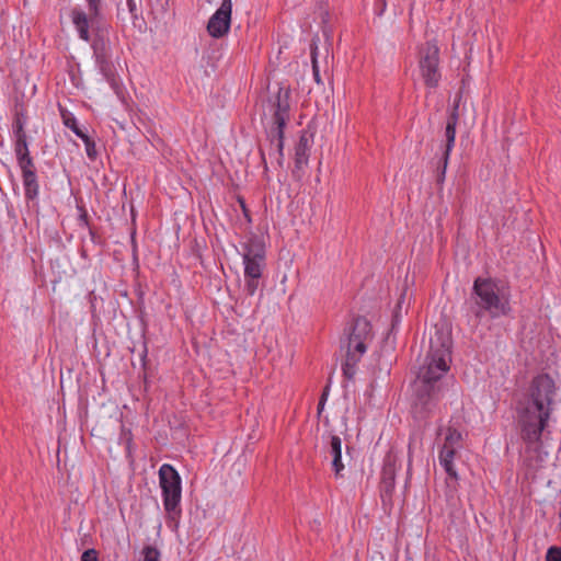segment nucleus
<instances>
[{"instance_id": "obj_1", "label": "nucleus", "mask_w": 561, "mask_h": 561, "mask_svg": "<svg viewBox=\"0 0 561 561\" xmlns=\"http://www.w3.org/2000/svg\"><path fill=\"white\" fill-rule=\"evenodd\" d=\"M451 337L436 330L430 339V350L412 385L411 409L416 420L431 417L439 402L449 392H456V380L449 375L451 363Z\"/></svg>"}, {"instance_id": "obj_2", "label": "nucleus", "mask_w": 561, "mask_h": 561, "mask_svg": "<svg viewBox=\"0 0 561 561\" xmlns=\"http://www.w3.org/2000/svg\"><path fill=\"white\" fill-rule=\"evenodd\" d=\"M558 388L553 378L541 373L535 376L516 402V425L525 444L524 462L534 469L545 458L539 450L542 432L554 410Z\"/></svg>"}, {"instance_id": "obj_3", "label": "nucleus", "mask_w": 561, "mask_h": 561, "mask_svg": "<svg viewBox=\"0 0 561 561\" xmlns=\"http://www.w3.org/2000/svg\"><path fill=\"white\" fill-rule=\"evenodd\" d=\"M466 305L476 324L485 318L496 320L507 317L512 312L510 288L499 278L479 276L473 280Z\"/></svg>"}, {"instance_id": "obj_4", "label": "nucleus", "mask_w": 561, "mask_h": 561, "mask_svg": "<svg viewBox=\"0 0 561 561\" xmlns=\"http://www.w3.org/2000/svg\"><path fill=\"white\" fill-rule=\"evenodd\" d=\"M373 339L370 322L362 316L353 320L344 328L340 344L346 350L345 360L342 364V373L345 379L352 380L356 374V366L367 351L366 342Z\"/></svg>"}, {"instance_id": "obj_5", "label": "nucleus", "mask_w": 561, "mask_h": 561, "mask_svg": "<svg viewBox=\"0 0 561 561\" xmlns=\"http://www.w3.org/2000/svg\"><path fill=\"white\" fill-rule=\"evenodd\" d=\"M70 19L78 37L85 43H90L93 57L113 55L110 39L112 26L105 18L87 20L84 9L76 5L70 11Z\"/></svg>"}, {"instance_id": "obj_6", "label": "nucleus", "mask_w": 561, "mask_h": 561, "mask_svg": "<svg viewBox=\"0 0 561 561\" xmlns=\"http://www.w3.org/2000/svg\"><path fill=\"white\" fill-rule=\"evenodd\" d=\"M290 99L291 90L289 87L280 85L277 93L270 99L273 110V126L271 127L267 137L271 146L274 147L277 154V163L279 167L284 162V139L285 128L290 119Z\"/></svg>"}, {"instance_id": "obj_7", "label": "nucleus", "mask_w": 561, "mask_h": 561, "mask_svg": "<svg viewBox=\"0 0 561 561\" xmlns=\"http://www.w3.org/2000/svg\"><path fill=\"white\" fill-rule=\"evenodd\" d=\"M159 483L162 491L163 507L167 512V520L170 526L176 528L181 518L182 480L176 469L169 463H163L159 469Z\"/></svg>"}, {"instance_id": "obj_8", "label": "nucleus", "mask_w": 561, "mask_h": 561, "mask_svg": "<svg viewBox=\"0 0 561 561\" xmlns=\"http://www.w3.org/2000/svg\"><path fill=\"white\" fill-rule=\"evenodd\" d=\"M417 68L427 89L435 90L442 80L439 47L436 41H427L417 46Z\"/></svg>"}, {"instance_id": "obj_9", "label": "nucleus", "mask_w": 561, "mask_h": 561, "mask_svg": "<svg viewBox=\"0 0 561 561\" xmlns=\"http://www.w3.org/2000/svg\"><path fill=\"white\" fill-rule=\"evenodd\" d=\"M458 105H455L449 113L445 127V145L440 157L432 161L435 182L438 187H442L445 182L446 170L449 162L450 153L455 147L456 126L458 124Z\"/></svg>"}, {"instance_id": "obj_10", "label": "nucleus", "mask_w": 561, "mask_h": 561, "mask_svg": "<svg viewBox=\"0 0 561 561\" xmlns=\"http://www.w3.org/2000/svg\"><path fill=\"white\" fill-rule=\"evenodd\" d=\"M232 0H222L219 8L209 18L207 32L213 38H221L231 26Z\"/></svg>"}, {"instance_id": "obj_11", "label": "nucleus", "mask_w": 561, "mask_h": 561, "mask_svg": "<svg viewBox=\"0 0 561 561\" xmlns=\"http://www.w3.org/2000/svg\"><path fill=\"white\" fill-rule=\"evenodd\" d=\"M312 144V136L309 135L306 130L300 133L298 142L295 146V159H294V169L291 174L295 179L301 180L305 175V169L309 162V154Z\"/></svg>"}, {"instance_id": "obj_12", "label": "nucleus", "mask_w": 561, "mask_h": 561, "mask_svg": "<svg viewBox=\"0 0 561 561\" xmlns=\"http://www.w3.org/2000/svg\"><path fill=\"white\" fill-rule=\"evenodd\" d=\"M28 123L27 112L22 104H15L12 119L13 149L28 146L25 127Z\"/></svg>"}, {"instance_id": "obj_13", "label": "nucleus", "mask_w": 561, "mask_h": 561, "mask_svg": "<svg viewBox=\"0 0 561 561\" xmlns=\"http://www.w3.org/2000/svg\"><path fill=\"white\" fill-rule=\"evenodd\" d=\"M113 55L95 56L94 61L99 72L103 76L105 81L110 84L112 90L116 93H121V82L116 75L114 64L112 61Z\"/></svg>"}, {"instance_id": "obj_14", "label": "nucleus", "mask_w": 561, "mask_h": 561, "mask_svg": "<svg viewBox=\"0 0 561 561\" xmlns=\"http://www.w3.org/2000/svg\"><path fill=\"white\" fill-rule=\"evenodd\" d=\"M396 488V466L393 462H385L381 470L379 484L380 497L383 503L391 501Z\"/></svg>"}, {"instance_id": "obj_15", "label": "nucleus", "mask_w": 561, "mask_h": 561, "mask_svg": "<svg viewBox=\"0 0 561 561\" xmlns=\"http://www.w3.org/2000/svg\"><path fill=\"white\" fill-rule=\"evenodd\" d=\"M242 259L266 260L265 244L257 236H251L245 242L241 243Z\"/></svg>"}, {"instance_id": "obj_16", "label": "nucleus", "mask_w": 561, "mask_h": 561, "mask_svg": "<svg viewBox=\"0 0 561 561\" xmlns=\"http://www.w3.org/2000/svg\"><path fill=\"white\" fill-rule=\"evenodd\" d=\"M327 451L332 457V469L335 477H342L344 463L342 462V439L337 435H330Z\"/></svg>"}, {"instance_id": "obj_17", "label": "nucleus", "mask_w": 561, "mask_h": 561, "mask_svg": "<svg viewBox=\"0 0 561 561\" xmlns=\"http://www.w3.org/2000/svg\"><path fill=\"white\" fill-rule=\"evenodd\" d=\"M24 197L33 207L38 208L39 181L37 172L22 176Z\"/></svg>"}, {"instance_id": "obj_18", "label": "nucleus", "mask_w": 561, "mask_h": 561, "mask_svg": "<svg viewBox=\"0 0 561 561\" xmlns=\"http://www.w3.org/2000/svg\"><path fill=\"white\" fill-rule=\"evenodd\" d=\"M16 164L21 170V178L37 172L33 157L30 153L28 146L14 148Z\"/></svg>"}, {"instance_id": "obj_19", "label": "nucleus", "mask_w": 561, "mask_h": 561, "mask_svg": "<svg viewBox=\"0 0 561 561\" xmlns=\"http://www.w3.org/2000/svg\"><path fill=\"white\" fill-rule=\"evenodd\" d=\"M462 434L455 427H448L445 442L439 451L451 450L456 455L457 449L461 448Z\"/></svg>"}, {"instance_id": "obj_20", "label": "nucleus", "mask_w": 561, "mask_h": 561, "mask_svg": "<svg viewBox=\"0 0 561 561\" xmlns=\"http://www.w3.org/2000/svg\"><path fill=\"white\" fill-rule=\"evenodd\" d=\"M266 260H253V259H242L244 265V276H249L252 278H262L263 271L266 266Z\"/></svg>"}, {"instance_id": "obj_21", "label": "nucleus", "mask_w": 561, "mask_h": 561, "mask_svg": "<svg viewBox=\"0 0 561 561\" xmlns=\"http://www.w3.org/2000/svg\"><path fill=\"white\" fill-rule=\"evenodd\" d=\"M60 116H61L64 125L67 128H69L81 140L84 139V137L88 134L80 128V126L78 125L77 118L75 117V115L71 112H69L65 108H60Z\"/></svg>"}, {"instance_id": "obj_22", "label": "nucleus", "mask_w": 561, "mask_h": 561, "mask_svg": "<svg viewBox=\"0 0 561 561\" xmlns=\"http://www.w3.org/2000/svg\"><path fill=\"white\" fill-rule=\"evenodd\" d=\"M454 453L451 450L439 451L438 459L440 466L445 469L446 473L450 479L458 480V473L454 466L455 459Z\"/></svg>"}, {"instance_id": "obj_23", "label": "nucleus", "mask_w": 561, "mask_h": 561, "mask_svg": "<svg viewBox=\"0 0 561 561\" xmlns=\"http://www.w3.org/2000/svg\"><path fill=\"white\" fill-rule=\"evenodd\" d=\"M87 4L85 18L87 20H96L104 18V0H84Z\"/></svg>"}, {"instance_id": "obj_24", "label": "nucleus", "mask_w": 561, "mask_h": 561, "mask_svg": "<svg viewBox=\"0 0 561 561\" xmlns=\"http://www.w3.org/2000/svg\"><path fill=\"white\" fill-rule=\"evenodd\" d=\"M310 57H311L313 79L318 84H322V79L320 76V69H319V64H318V46L314 41H312V43L310 45Z\"/></svg>"}, {"instance_id": "obj_25", "label": "nucleus", "mask_w": 561, "mask_h": 561, "mask_svg": "<svg viewBox=\"0 0 561 561\" xmlns=\"http://www.w3.org/2000/svg\"><path fill=\"white\" fill-rule=\"evenodd\" d=\"M126 2L133 25L135 27H140V25H138V21L141 19L140 2L138 3L136 0H126Z\"/></svg>"}, {"instance_id": "obj_26", "label": "nucleus", "mask_w": 561, "mask_h": 561, "mask_svg": "<svg viewBox=\"0 0 561 561\" xmlns=\"http://www.w3.org/2000/svg\"><path fill=\"white\" fill-rule=\"evenodd\" d=\"M82 141L84 142L85 153H87L88 158L91 161H95L99 156V152H98L96 146H95V141L89 135H87L84 137V139H82Z\"/></svg>"}, {"instance_id": "obj_27", "label": "nucleus", "mask_w": 561, "mask_h": 561, "mask_svg": "<svg viewBox=\"0 0 561 561\" xmlns=\"http://www.w3.org/2000/svg\"><path fill=\"white\" fill-rule=\"evenodd\" d=\"M262 278L244 276V291L248 296H254L260 287Z\"/></svg>"}, {"instance_id": "obj_28", "label": "nucleus", "mask_w": 561, "mask_h": 561, "mask_svg": "<svg viewBox=\"0 0 561 561\" xmlns=\"http://www.w3.org/2000/svg\"><path fill=\"white\" fill-rule=\"evenodd\" d=\"M141 553H142L141 561H160L161 553L153 546H145Z\"/></svg>"}, {"instance_id": "obj_29", "label": "nucleus", "mask_w": 561, "mask_h": 561, "mask_svg": "<svg viewBox=\"0 0 561 561\" xmlns=\"http://www.w3.org/2000/svg\"><path fill=\"white\" fill-rule=\"evenodd\" d=\"M401 304L398 302L397 306H396V309L393 310V313H392V319H391V327L388 331V337L394 333L401 322Z\"/></svg>"}, {"instance_id": "obj_30", "label": "nucleus", "mask_w": 561, "mask_h": 561, "mask_svg": "<svg viewBox=\"0 0 561 561\" xmlns=\"http://www.w3.org/2000/svg\"><path fill=\"white\" fill-rule=\"evenodd\" d=\"M546 561H561V547H550L546 554Z\"/></svg>"}, {"instance_id": "obj_31", "label": "nucleus", "mask_w": 561, "mask_h": 561, "mask_svg": "<svg viewBox=\"0 0 561 561\" xmlns=\"http://www.w3.org/2000/svg\"><path fill=\"white\" fill-rule=\"evenodd\" d=\"M78 209L80 210V215L78 217L79 226L82 228H89V216L83 206H78Z\"/></svg>"}, {"instance_id": "obj_32", "label": "nucleus", "mask_w": 561, "mask_h": 561, "mask_svg": "<svg viewBox=\"0 0 561 561\" xmlns=\"http://www.w3.org/2000/svg\"><path fill=\"white\" fill-rule=\"evenodd\" d=\"M81 561H99L98 552L95 549H88L83 551Z\"/></svg>"}, {"instance_id": "obj_33", "label": "nucleus", "mask_w": 561, "mask_h": 561, "mask_svg": "<svg viewBox=\"0 0 561 561\" xmlns=\"http://www.w3.org/2000/svg\"><path fill=\"white\" fill-rule=\"evenodd\" d=\"M328 396H329V386H327L320 397V400H319V403H318V408H317V411H318V415H320L324 409V405H325V402L328 400Z\"/></svg>"}, {"instance_id": "obj_34", "label": "nucleus", "mask_w": 561, "mask_h": 561, "mask_svg": "<svg viewBox=\"0 0 561 561\" xmlns=\"http://www.w3.org/2000/svg\"><path fill=\"white\" fill-rule=\"evenodd\" d=\"M238 202L240 203L244 218L247 219L248 222H251L252 221L251 214H250L249 208L247 207L244 199L242 197H239Z\"/></svg>"}, {"instance_id": "obj_35", "label": "nucleus", "mask_w": 561, "mask_h": 561, "mask_svg": "<svg viewBox=\"0 0 561 561\" xmlns=\"http://www.w3.org/2000/svg\"><path fill=\"white\" fill-rule=\"evenodd\" d=\"M261 158H262V162L264 164V169L265 171L267 170V163H266V160H265V154H264V151L261 150Z\"/></svg>"}, {"instance_id": "obj_36", "label": "nucleus", "mask_w": 561, "mask_h": 561, "mask_svg": "<svg viewBox=\"0 0 561 561\" xmlns=\"http://www.w3.org/2000/svg\"><path fill=\"white\" fill-rule=\"evenodd\" d=\"M89 232H90L91 239L94 240L95 239V232L90 227H89Z\"/></svg>"}, {"instance_id": "obj_37", "label": "nucleus", "mask_w": 561, "mask_h": 561, "mask_svg": "<svg viewBox=\"0 0 561 561\" xmlns=\"http://www.w3.org/2000/svg\"><path fill=\"white\" fill-rule=\"evenodd\" d=\"M146 357H147V347L145 346V348H144V353H142V355H141V359H142V360H145V359H146Z\"/></svg>"}, {"instance_id": "obj_38", "label": "nucleus", "mask_w": 561, "mask_h": 561, "mask_svg": "<svg viewBox=\"0 0 561 561\" xmlns=\"http://www.w3.org/2000/svg\"><path fill=\"white\" fill-rule=\"evenodd\" d=\"M117 18L124 20V18H122L121 9L119 8H117Z\"/></svg>"}, {"instance_id": "obj_39", "label": "nucleus", "mask_w": 561, "mask_h": 561, "mask_svg": "<svg viewBox=\"0 0 561 561\" xmlns=\"http://www.w3.org/2000/svg\"><path fill=\"white\" fill-rule=\"evenodd\" d=\"M380 1H381V3H382V10H381V11H383V10H385V8H386V0H380Z\"/></svg>"}]
</instances>
